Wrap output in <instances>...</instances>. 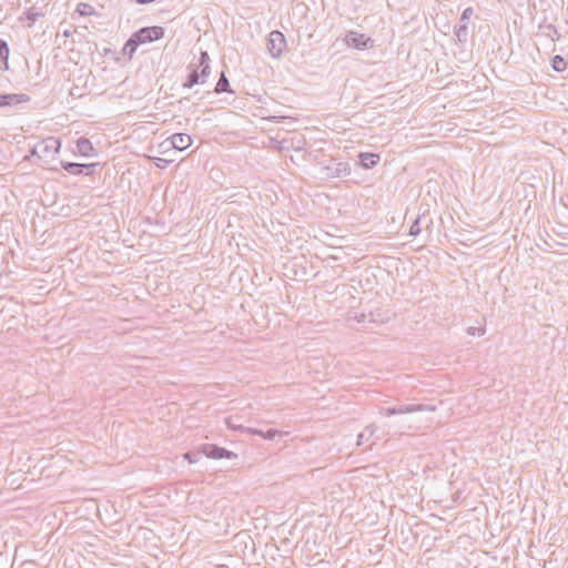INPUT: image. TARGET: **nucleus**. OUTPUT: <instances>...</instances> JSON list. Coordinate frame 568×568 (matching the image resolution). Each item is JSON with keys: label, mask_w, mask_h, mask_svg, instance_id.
<instances>
[{"label": "nucleus", "mask_w": 568, "mask_h": 568, "mask_svg": "<svg viewBox=\"0 0 568 568\" xmlns=\"http://www.w3.org/2000/svg\"><path fill=\"white\" fill-rule=\"evenodd\" d=\"M164 36V29L159 26L142 28L128 40L124 45V51H126L130 58L133 57L136 48L140 44H145L149 42H153L162 39Z\"/></svg>", "instance_id": "1"}, {"label": "nucleus", "mask_w": 568, "mask_h": 568, "mask_svg": "<svg viewBox=\"0 0 568 568\" xmlns=\"http://www.w3.org/2000/svg\"><path fill=\"white\" fill-rule=\"evenodd\" d=\"M62 144H33L30 149V155L36 156L39 162H42V165L49 169H54L50 166V162L55 159V154L59 153Z\"/></svg>", "instance_id": "2"}, {"label": "nucleus", "mask_w": 568, "mask_h": 568, "mask_svg": "<svg viewBox=\"0 0 568 568\" xmlns=\"http://www.w3.org/2000/svg\"><path fill=\"white\" fill-rule=\"evenodd\" d=\"M321 173L325 179H335L351 174V168L346 162H335L333 158L318 162Z\"/></svg>", "instance_id": "3"}, {"label": "nucleus", "mask_w": 568, "mask_h": 568, "mask_svg": "<svg viewBox=\"0 0 568 568\" xmlns=\"http://www.w3.org/2000/svg\"><path fill=\"white\" fill-rule=\"evenodd\" d=\"M435 410V406L426 404H400L394 407H382L379 414L385 417H389L398 414H410L416 412Z\"/></svg>", "instance_id": "4"}, {"label": "nucleus", "mask_w": 568, "mask_h": 568, "mask_svg": "<svg viewBox=\"0 0 568 568\" xmlns=\"http://www.w3.org/2000/svg\"><path fill=\"white\" fill-rule=\"evenodd\" d=\"M201 453L205 455L207 458L212 459H234L237 455L234 452L227 450L224 447H220L215 444H204L201 447Z\"/></svg>", "instance_id": "5"}, {"label": "nucleus", "mask_w": 568, "mask_h": 568, "mask_svg": "<svg viewBox=\"0 0 568 568\" xmlns=\"http://www.w3.org/2000/svg\"><path fill=\"white\" fill-rule=\"evenodd\" d=\"M60 165L70 174H80L85 170V175H91L95 172L97 168H101L102 163L93 162V163H73L67 161H60Z\"/></svg>", "instance_id": "6"}, {"label": "nucleus", "mask_w": 568, "mask_h": 568, "mask_svg": "<svg viewBox=\"0 0 568 568\" xmlns=\"http://www.w3.org/2000/svg\"><path fill=\"white\" fill-rule=\"evenodd\" d=\"M285 47H286V40H285L284 34L280 31H272L270 33L268 42H267V49H268L270 53L274 58H277L283 53V51L285 50Z\"/></svg>", "instance_id": "7"}, {"label": "nucleus", "mask_w": 568, "mask_h": 568, "mask_svg": "<svg viewBox=\"0 0 568 568\" xmlns=\"http://www.w3.org/2000/svg\"><path fill=\"white\" fill-rule=\"evenodd\" d=\"M433 225V219L429 215V210L425 209L423 212H419L417 217L414 220L413 224L409 227V235L417 236L420 234L423 229L428 230Z\"/></svg>", "instance_id": "8"}, {"label": "nucleus", "mask_w": 568, "mask_h": 568, "mask_svg": "<svg viewBox=\"0 0 568 568\" xmlns=\"http://www.w3.org/2000/svg\"><path fill=\"white\" fill-rule=\"evenodd\" d=\"M272 149L283 152V151H290L293 149L296 153L303 152V158H308L310 160L313 159L314 161H317L318 155L322 154L323 150H314V151H307L304 146L298 145L296 148H293L294 144H271Z\"/></svg>", "instance_id": "9"}, {"label": "nucleus", "mask_w": 568, "mask_h": 568, "mask_svg": "<svg viewBox=\"0 0 568 568\" xmlns=\"http://www.w3.org/2000/svg\"><path fill=\"white\" fill-rule=\"evenodd\" d=\"M346 43L354 49H365L372 47L373 41L365 34L351 32L346 37Z\"/></svg>", "instance_id": "10"}, {"label": "nucleus", "mask_w": 568, "mask_h": 568, "mask_svg": "<svg viewBox=\"0 0 568 568\" xmlns=\"http://www.w3.org/2000/svg\"><path fill=\"white\" fill-rule=\"evenodd\" d=\"M358 159L362 168L372 169L379 162L381 156L377 153L362 152Z\"/></svg>", "instance_id": "11"}, {"label": "nucleus", "mask_w": 568, "mask_h": 568, "mask_svg": "<svg viewBox=\"0 0 568 568\" xmlns=\"http://www.w3.org/2000/svg\"><path fill=\"white\" fill-rule=\"evenodd\" d=\"M29 98L24 94L0 95V106L27 102Z\"/></svg>", "instance_id": "12"}, {"label": "nucleus", "mask_w": 568, "mask_h": 568, "mask_svg": "<svg viewBox=\"0 0 568 568\" xmlns=\"http://www.w3.org/2000/svg\"><path fill=\"white\" fill-rule=\"evenodd\" d=\"M74 154H80L82 156H94L98 154L93 144H75V149L72 150Z\"/></svg>", "instance_id": "13"}, {"label": "nucleus", "mask_w": 568, "mask_h": 568, "mask_svg": "<svg viewBox=\"0 0 568 568\" xmlns=\"http://www.w3.org/2000/svg\"><path fill=\"white\" fill-rule=\"evenodd\" d=\"M246 432H247L248 434H252V435H258V436H261L262 438H264V439H270V440H271V439H274V438L277 436V434H278V430L273 429V428H270V429H267L266 432H263V430H260V429H256V428H251V427H248V428H246Z\"/></svg>", "instance_id": "14"}, {"label": "nucleus", "mask_w": 568, "mask_h": 568, "mask_svg": "<svg viewBox=\"0 0 568 568\" xmlns=\"http://www.w3.org/2000/svg\"><path fill=\"white\" fill-rule=\"evenodd\" d=\"M375 430L376 426L374 424L366 426L357 436V446H361L365 440H368L375 434Z\"/></svg>", "instance_id": "15"}, {"label": "nucleus", "mask_w": 568, "mask_h": 568, "mask_svg": "<svg viewBox=\"0 0 568 568\" xmlns=\"http://www.w3.org/2000/svg\"><path fill=\"white\" fill-rule=\"evenodd\" d=\"M552 68H554L555 71L561 72V71L566 70L567 62H566V60L562 57L556 55L552 59Z\"/></svg>", "instance_id": "16"}, {"label": "nucleus", "mask_w": 568, "mask_h": 568, "mask_svg": "<svg viewBox=\"0 0 568 568\" xmlns=\"http://www.w3.org/2000/svg\"><path fill=\"white\" fill-rule=\"evenodd\" d=\"M77 11L81 16H92L94 13V8L89 3H80L77 8Z\"/></svg>", "instance_id": "17"}, {"label": "nucleus", "mask_w": 568, "mask_h": 568, "mask_svg": "<svg viewBox=\"0 0 568 568\" xmlns=\"http://www.w3.org/2000/svg\"><path fill=\"white\" fill-rule=\"evenodd\" d=\"M153 161L158 168H165L169 163H172L175 161L173 158H153Z\"/></svg>", "instance_id": "18"}, {"label": "nucleus", "mask_w": 568, "mask_h": 568, "mask_svg": "<svg viewBox=\"0 0 568 568\" xmlns=\"http://www.w3.org/2000/svg\"><path fill=\"white\" fill-rule=\"evenodd\" d=\"M192 144H186L184 146H180L179 144L173 143V144H171L170 149L164 151V153L172 152V153L176 154L178 152H182V151L186 150Z\"/></svg>", "instance_id": "19"}, {"label": "nucleus", "mask_w": 568, "mask_h": 568, "mask_svg": "<svg viewBox=\"0 0 568 568\" xmlns=\"http://www.w3.org/2000/svg\"><path fill=\"white\" fill-rule=\"evenodd\" d=\"M485 332H486V329L484 327L470 326L467 328V334L470 336H475V335L481 336L485 334Z\"/></svg>", "instance_id": "20"}, {"label": "nucleus", "mask_w": 568, "mask_h": 568, "mask_svg": "<svg viewBox=\"0 0 568 568\" xmlns=\"http://www.w3.org/2000/svg\"><path fill=\"white\" fill-rule=\"evenodd\" d=\"M200 454H201V452L200 453H191V452H189V453L184 454V458L186 460H189V463L193 464V463L199 462Z\"/></svg>", "instance_id": "21"}, {"label": "nucleus", "mask_w": 568, "mask_h": 568, "mask_svg": "<svg viewBox=\"0 0 568 568\" xmlns=\"http://www.w3.org/2000/svg\"><path fill=\"white\" fill-rule=\"evenodd\" d=\"M9 49L7 43L3 40H0V54H8Z\"/></svg>", "instance_id": "22"}, {"label": "nucleus", "mask_w": 568, "mask_h": 568, "mask_svg": "<svg viewBox=\"0 0 568 568\" xmlns=\"http://www.w3.org/2000/svg\"><path fill=\"white\" fill-rule=\"evenodd\" d=\"M197 81V75L195 73L191 74L190 82L187 83L189 87L193 85Z\"/></svg>", "instance_id": "23"}, {"label": "nucleus", "mask_w": 568, "mask_h": 568, "mask_svg": "<svg viewBox=\"0 0 568 568\" xmlns=\"http://www.w3.org/2000/svg\"><path fill=\"white\" fill-rule=\"evenodd\" d=\"M227 84V80L225 78H222L220 81H219V87L222 89V90H225L224 89V85Z\"/></svg>", "instance_id": "24"}, {"label": "nucleus", "mask_w": 568, "mask_h": 568, "mask_svg": "<svg viewBox=\"0 0 568 568\" xmlns=\"http://www.w3.org/2000/svg\"><path fill=\"white\" fill-rule=\"evenodd\" d=\"M226 425H229L232 429H241V430H245L246 432V428L243 427V426H233L230 424V422H226Z\"/></svg>", "instance_id": "25"}]
</instances>
